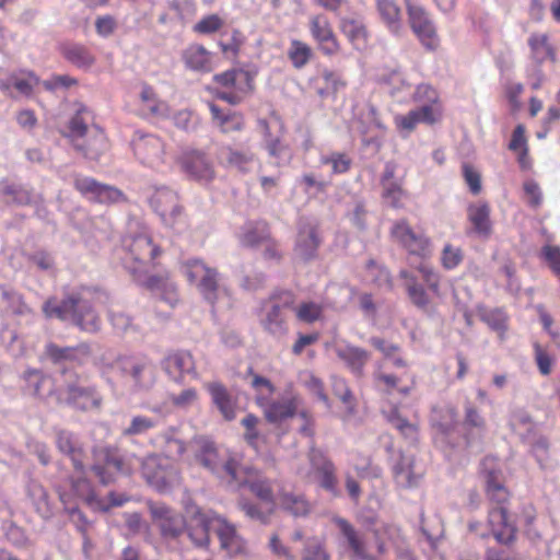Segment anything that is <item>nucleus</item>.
<instances>
[{
  "label": "nucleus",
  "instance_id": "nucleus-29",
  "mask_svg": "<svg viewBox=\"0 0 560 560\" xmlns=\"http://www.w3.org/2000/svg\"><path fill=\"white\" fill-rule=\"evenodd\" d=\"M337 357L358 377L363 376L364 368L371 359V353L363 348L345 345L336 348Z\"/></svg>",
  "mask_w": 560,
  "mask_h": 560
},
{
  "label": "nucleus",
  "instance_id": "nucleus-1",
  "mask_svg": "<svg viewBox=\"0 0 560 560\" xmlns=\"http://www.w3.org/2000/svg\"><path fill=\"white\" fill-rule=\"evenodd\" d=\"M125 245L127 255L124 264L133 279L151 290L163 288L161 299L174 306L178 300L176 285L173 282L150 276V272L155 268V259L161 254V249L153 243L150 232L143 229L139 233L130 235L125 240Z\"/></svg>",
  "mask_w": 560,
  "mask_h": 560
},
{
  "label": "nucleus",
  "instance_id": "nucleus-51",
  "mask_svg": "<svg viewBox=\"0 0 560 560\" xmlns=\"http://www.w3.org/2000/svg\"><path fill=\"white\" fill-rule=\"evenodd\" d=\"M386 420L397 429L406 439L415 440L417 435V428L410 423L406 418H404L398 409L392 408L388 411H383Z\"/></svg>",
  "mask_w": 560,
  "mask_h": 560
},
{
  "label": "nucleus",
  "instance_id": "nucleus-14",
  "mask_svg": "<svg viewBox=\"0 0 560 560\" xmlns=\"http://www.w3.org/2000/svg\"><path fill=\"white\" fill-rule=\"evenodd\" d=\"M132 147L135 155L143 164L155 167L164 162V143L158 136L138 131L132 140Z\"/></svg>",
  "mask_w": 560,
  "mask_h": 560
},
{
  "label": "nucleus",
  "instance_id": "nucleus-2",
  "mask_svg": "<svg viewBox=\"0 0 560 560\" xmlns=\"http://www.w3.org/2000/svg\"><path fill=\"white\" fill-rule=\"evenodd\" d=\"M91 117L86 108L79 109L69 120L68 137L73 148L84 158L96 161L107 150V140L96 125H89Z\"/></svg>",
  "mask_w": 560,
  "mask_h": 560
},
{
  "label": "nucleus",
  "instance_id": "nucleus-31",
  "mask_svg": "<svg viewBox=\"0 0 560 560\" xmlns=\"http://www.w3.org/2000/svg\"><path fill=\"white\" fill-rule=\"evenodd\" d=\"M205 388L211 397L212 404L218 408L221 416L226 421H232L236 417L235 404L232 395L221 382H209Z\"/></svg>",
  "mask_w": 560,
  "mask_h": 560
},
{
  "label": "nucleus",
  "instance_id": "nucleus-16",
  "mask_svg": "<svg viewBox=\"0 0 560 560\" xmlns=\"http://www.w3.org/2000/svg\"><path fill=\"white\" fill-rule=\"evenodd\" d=\"M269 398L259 395L256 397V401L264 409L266 419L271 423L281 422L293 417L301 405V398L295 394H290L278 401H270Z\"/></svg>",
  "mask_w": 560,
  "mask_h": 560
},
{
  "label": "nucleus",
  "instance_id": "nucleus-22",
  "mask_svg": "<svg viewBox=\"0 0 560 560\" xmlns=\"http://www.w3.org/2000/svg\"><path fill=\"white\" fill-rule=\"evenodd\" d=\"M152 515L159 523L161 535L166 539H176L186 528L184 516L166 505L153 508Z\"/></svg>",
  "mask_w": 560,
  "mask_h": 560
},
{
  "label": "nucleus",
  "instance_id": "nucleus-49",
  "mask_svg": "<svg viewBox=\"0 0 560 560\" xmlns=\"http://www.w3.org/2000/svg\"><path fill=\"white\" fill-rule=\"evenodd\" d=\"M60 501L65 505V510L69 514L70 521L75 525L77 529L82 534L84 539V546L89 544V539L86 537V532L90 527V522L85 517V515L71 503L70 494L67 492H59Z\"/></svg>",
  "mask_w": 560,
  "mask_h": 560
},
{
  "label": "nucleus",
  "instance_id": "nucleus-44",
  "mask_svg": "<svg viewBox=\"0 0 560 560\" xmlns=\"http://www.w3.org/2000/svg\"><path fill=\"white\" fill-rule=\"evenodd\" d=\"M209 108L213 120L224 133L241 131L244 128V117L238 113L222 114L219 106L213 103L209 104Z\"/></svg>",
  "mask_w": 560,
  "mask_h": 560
},
{
  "label": "nucleus",
  "instance_id": "nucleus-47",
  "mask_svg": "<svg viewBox=\"0 0 560 560\" xmlns=\"http://www.w3.org/2000/svg\"><path fill=\"white\" fill-rule=\"evenodd\" d=\"M381 19L392 33L397 34L401 28L400 10L394 0H377Z\"/></svg>",
  "mask_w": 560,
  "mask_h": 560
},
{
  "label": "nucleus",
  "instance_id": "nucleus-7",
  "mask_svg": "<svg viewBox=\"0 0 560 560\" xmlns=\"http://www.w3.org/2000/svg\"><path fill=\"white\" fill-rule=\"evenodd\" d=\"M149 202L165 226L176 233H183L187 230V218L175 191L166 187L158 188L149 198Z\"/></svg>",
  "mask_w": 560,
  "mask_h": 560
},
{
  "label": "nucleus",
  "instance_id": "nucleus-53",
  "mask_svg": "<svg viewBox=\"0 0 560 560\" xmlns=\"http://www.w3.org/2000/svg\"><path fill=\"white\" fill-rule=\"evenodd\" d=\"M331 387L334 394L346 406L347 415L353 416L355 413V400L352 392L347 385V382L341 377L334 376L331 380Z\"/></svg>",
  "mask_w": 560,
  "mask_h": 560
},
{
  "label": "nucleus",
  "instance_id": "nucleus-11",
  "mask_svg": "<svg viewBox=\"0 0 560 560\" xmlns=\"http://www.w3.org/2000/svg\"><path fill=\"white\" fill-rule=\"evenodd\" d=\"M312 470L299 468L296 474L305 480L311 481L313 476L318 480L319 486L331 493L338 494V481L335 465L324 456L320 451L312 448L308 455Z\"/></svg>",
  "mask_w": 560,
  "mask_h": 560
},
{
  "label": "nucleus",
  "instance_id": "nucleus-19",
  "mask_svg": "<svg viewBox=\"0 0 560 560\" xmlns=\"http://www.w3.org/2000/svg\"><path fill=\"white\" fill-rule=\"evenodd\" d=\"M308 26L313 39L317 43L323 54L332 56L339 51L338 39L326 15L316 14L311 16Z\"/></svg>",
  "mask_w": 560,
  "mask_h": 560
},
{
  "label": "nucleus",
  "instance_id": "nucleus-60",
  "mask_svg": "<svg viewBox=\"0 0 560 560\" xmlns=\"http://www.w3.org/2000/svg\"><path fill=\"white\" fill-rule=\"evenodd\" d=\"M444 422L436 423L439 433L438 439L440 442H448V438L453 434L457 424V413L454 408L447 407L443 411Z\"/></svg>",
  "mask_w": 560,
  "mask_h": 560
},
{
  "label": "nucleus",
  "instance_id": "nucleus-27",
  "mask_svg": "<svg viewBox=\"0 0 560 560\" xmlns=\"http://www.w3.org/2000/svg\"><path fill=\"white\" fill-rule=\"evenodd\" d=\"M164 372L174 382H182L185 374L196 372L195 361L188 351H176L166 355L162 362Z\"/></svg>",
  "mask_w": 560,
  "mask_h": 560
},
{
  "label": "nucleus",
  "instance_id": "nucleus-17",
  "mask_svg": "<svg viewBox=\"0 0 560 560\" xmlns=\"http://www.w3.org/2000/svg\"><path fill=\"white\" fill-rule=\"evenodd\" d=\"M57 450L68 456L78 474L85 472L86 453L78 436L65 429H57L55 432Z\"/></svg>",
  "mask_w": 560,
  "mask_h": 560
},
{
  "label": "nucleus",
  "instance_id": "nucleus-41",
  "mask_svg": "<svg viewBox=\"0 0 560 560\" xmlns=\"http://www.w3.org/2000/svg\"><path fill=\"white\" fill-rule=\"evenodd\" d=\"M214 81L225 88H234L237 92L245 93L252 90V78L244 70H229L214 75Z\"/></svg>",
  "mask_w": 560,
  "mask_h": 560
},
{
  "label": "nucleus",
  "instance_id": "nucleus-6",
  "mask_svg": "<svg viewBox=\"0 0 560 560\" xmlns=\"http://www.w3.org/2000/svg\"><path fill=\"white\" fill-rule=\"evenodd\" d=\"M141 474L147 482L160 492L170 491L180 482L176 463L160 455H149L141 462Z\"/></svg>",
  "mask_w": 560,
  "mask_h": 560
},
{
  "label": "nucleus",
  "instance_id": "nucleus-15",
  "mask_svg": "<svg viewBox=\"0 0 560 560\" xmlns=\"http://www.w3.org/2000/svg\"><path fill=\"white\" fill-rule=\"evenodd\" d=\"M443 109L432 105H421L406 115H397L395 125L404 137L409 136L419 122L433 125L442 119Z\"/></svg>",
  "mask_w": 560,
  "mask_h": 560
},
{
  "label": "nucleus",
  "instance_id": "nucleus-58",
  "mask_svg": "<svg viewBox=\"0 0 560 560\" xmlns=\"http://www.w3.org/2000/svg\"><path fill=\"white\" fill-rule=\"evenodd\" d=\"M487 495L489 500L497 503L498 506H504V503L509 499V491L493 474H489L487 478Z\"/></svg>",
  "mask_w": 560,
  "mask_h": 560
},
{
  "label": "nucleus",
  "instance_id": "nucleus-21",
  "mask_svg": "<svg viewBox=\"0 0 560 560\" xmlns=\"http://www.w3.org/2000/svg\"><path fill=\"white\" fill-rule=\"evenodd\" d=\"M319 245L317 228L310 222L301 221L294 246L295 256L303 261H310L316 257Z\"/></svg>",
  "mask_w": 560,
  "mask_h": 560
},
{
  "label": "nucleus",
  "instance_id": "nucleus-54",
  "mask_svg": "<svg viewBox=\"0 0 560 560\" xmlns=\"http://www.w3.org/2000/svg\"><path fill=\"white\" fill-rule=\"evenodd\" d=\"M312 55V49L307 44L298 39L291 42L290 48L288 50V57L294 68H303L306 63H308Z\"/></svg>",
  "mask_w": 560,
  "mask_h": 560
},
{
  "label": "nucleus",
  "instance_id": "nucleus-23",
  "mask_svg": "<svg viewBox=\"0 0 560 560\" xmlns=\"http://www.w3.org/2000/svg\"><path fill=\"white\" fill-rule=\"evenodd\" d=\"M184 172L191 178L209 182L214 177V168L208 156L200 151L185 152L180 159Z\"/></svg>",
  "mask_w": 560,
  "mask_h": 560
},
{
  "label": "nucleus",
  "instance_id": "nucleus-25",
  "mask_svg": "<svg viewBox=\"0 0 560 560\" xmlns=\"http://www.w3.org/2000/svg\"><path fill=\"white\" fill-rule=\"evenodd\" d=\"M215 533L220 540V547L230 557L243 555L246 551V541L237 533L235 526L222 516H219Z\"/></svg>",
  "mask_w": 560,
  "mask_h": 560
},
{
  "label": "nucleus",
  "instance_id": "nucleus-48",
  "mask_svg": "<svg viewBox=\"0 0 560 560\" xmlns=\"http://www.w3.org/2000/svg\"><path fill=\"white\" fill-rule=\"evenodd\" d=\"M140 98L143 103V109L148 110L152 116L164 118L170 115L167 103L160 101L151 86L144 85L142 88Z\"/></svg>",
  "mask_w": 560,
  "mask_h": 560
},
{
  "label": "nucleus",
  "instance_id": "nucleus-13",
  "mask_svg": "<svg viewBox=\"0 0 560 560\" xmlns=\"http://www.w3.org/2000/svg\"><path fill=\"white\" fill-rule=\"evenodd\" d=\"M407 11L409 25L421 44L428 49H435L439 46V37L428 12L411 0H407Z\"/></svg>",
  "mask_w": 560,
  "mask_h": 560
},
{
  "label": "nucleus",
  "instance_id": "nucleus-8",
  "mask_svg": "<svg viewBox=\"0 0 560 560\" xmlns=\"http://www.w3.org/2000/svg\"><path fill=\"white\" fill-rule=\"evenodd\" d=\"M295 296L290 291H280L270 296L265 303L260 317L264 330L280 338L288 331L284 312L293 307Z\"/></svg>",
  "mask_w": 560,
  "mask_h": 560
},
{
  "label": "nucleus",
  "instance_id": "nucleus-5",
  "mask_svg": "<svg viewBox=\"0 0 560 560\" xmlns=\"http://www.w3.org/2000/svg\"><path fill=\"white\" fill-rule=\"evenodd\" d=\"M195 457L202 467L231 483L241 474L238 460L228 450L218 448L211 441L200 440Z\"/></svg>",
  "mask_w": 560,
  "mask_h": 560
},
{
  "label": "nucleus",
  "instance_id": "nucleus-32",
  "mask_svg": "<svg viewBox=\"0 0 560 560\" xmlns=\"http://www.w3.org/2000/svg\"><path fill=\"white\" fill-rule=\"evenodd\" d=\"M395 481L399 487L412 488L418 486L423 471L418 469L415 459L409 455H401L393 467Z\"/></svg>",
  "mask_w": 560,
  "mask_h": 560
},
{
  "label": "nucleus",
  "instance_id": "nucleus-30",
  "mask_svg": "<svg viewBox=\"0 0 560 560\" xmlns=\"http://www.w3.org/2000/svg\"><path fill=\"white\" fill-rule=\"evenodd\" d=\"M78 305L73 315V324L86 332H97L101 328V318L95 312L91 301L82 293H78Z\"/></svg>",
  "mask_w": 560,
  "mask_h": 560
},
{
  "label": "nucleus",
  "instance_id": "nucleus-4",
  "mask_svg": "<svg viewBox=\"0 0 560 560\" xmlns=\"http://www.w3.org/2000/svg\"><path fill=\"white\" fill-rule=\"evenodd\" d=\"M109 369L117 371L135 392L149 390L155 383V366L144 357H118L103 368V373Z\"/></svg>",
  "mask_w": 560,
  "mask_h": 560
},
{
  "label": "nucleus",
  "instance_id": "nucleus-55",
  "mask_svg": "<svg viewBox=\"0 0 560 560\" xmlns=\"http://www.w3.org/2000/svg\"><path fill=\"white\" fill-rule=\"evenodd\" d=\"M11 83L20 95L31 96L39 79L33 72H21L11 75Z\"/></svg>",
  "mask_w": 560,
  "mask_h": 560
},
{
  "label": "nucleus",
  "instance_id": "nucleus-40",
  "mask_svg": "<svg viewBox=\"0 0 560 560\" xmlns=\"http://www.w3.org/2000/svg\"><path fill=\"white\" fill-rule=\"evenodd\" d=\"M80 474L78 478H70V487L72 494L84 502L91 509H106L98 500L93 491L90 481Z\"/></svg>",
  "mask_w": 560,
  "mask_h": 560
},
{
  "label": "nucleus",
  "instance_id": "nucleus-62",
  "mask_svg": "<svg viewBox=\"0 0 560 560\" xmlns=\"http://www.w3.org/2000/svg\"><path fill=\"white\" fill-rule=\"evenodd\" d=\"M382 198L386 205L393 208L402 207V199L405 198L406 192L401 187V182L385 184V186H382Z\"/></svg>",
  "mask_w": 560,
  "mask_h": 560
},
{
  "label": "nucleus",
  "instance_id": "nucleus-56",
  "mask_svg": "<svg viewBox=\"0 0 560 560\" xmlns=\"http://www.w3.org/2000/svg\"><path fill=\"white\" fill-rule=\"evenodd\" d=\"M156 425V421L150 417L137 415L130 420V423L122 429L124 436L141 435L149 432Z\"/></svg>",
  "mask_w": 560,
  "mask_h": 560
},
{
  "label": "nucleus",
  "instance_id": "nucleus-37",
  "mask_svg": "<svg viewBox=\"0 0 560 560\" xmlns=\"http://www.w3.org/2000/svg\"><path fill=\"white\" fill-rule=\"evenodd\" d=\"M528 46L536 66H541L546 60H556V52L547 34L533 33L528 38Z\"/></svg>",
  "mask_w": 560,
  "mask_h": 560
},
{
  "label": "nucleus",
  "instance_id": "nucleus-45",
  "mask_svg": "<svg viewBox=\"0 0 560 560\" xmlns=\"http://www.w3.org/2000/svg\"><path fill=\"white\" fill-rule=\"evenodd\" d=\"M61 51L63 57L78 68L88 69L95 62L90 49L81 44H67Z\"/></svg>",
  "mask_w": 560,
  "mask_h": 560
},
{
  "label": "nucleus",
  "instance_id": "nucleus-33",
  "mask_svg": "<svg viewBox=\"0 0 560 560\" xmlns=\"http://www.w3.org/2000/svg\"><path fill=\"white\" fill-rule=\"evenodd\" d=\"M78 302V293L68 295L61 302H58L56 298H50L43 304V313L46 318H57L62 322L70 320L73 324Z\"/></svg>",
  "mask_w": 560,
  "mask_h": 560
},
{
  "label": "nucleus",
  "instance_id": "nucleus-3",
  "mask_svg": "<svg viewBox=\"0 0 560 560\" xmlns=\"http://www.w3.org/2000/svg\"><path fill=\"white\" fill-rule=\"evenodd\" d=\"M62 374L63 386L55 392L50 390L57 405H67L81 411L100 409L102 396L94 386L86 385L75 372L62 371Z\"/></svg>",
  "mask_w": 560,
  "mask_h": 560
},
{
  "label": "nucleus",
  "instance_id": "nucleus-12",
  "mask_svg": "<svg viewBox=\"0 0 560 560\" xmlns=\"http://www.w3.org/2000/svg\"><path fill=\"white\" fill-rule=\"evenodd\" d=\"M186 512L191 517L190 525L187 526L188 537L198 548H208L210 545L209 532L218 526L219 516L212 511H202L196 505L186 508Z\"/></svg>",
  "mask_w": 560,
  "mask_h": 560
},
{
  "label": "nucleus",
  "instance_id": "nucleus-35",
  "mask_svg": "<svg viewBox=\"0 0 560 560\" xmlns=\"http://www.w3.org/2000/svg\"><path fill=\"white\" fill-rule=\"evenodd\" d=\"M490 207L487 202H476L468 206L467 217L474 232L480 236L488 237L492 232L490 220Z\"/></svg>",
  "mask_w": 560,
  "mask_h": 560
},
{
  "label": "nucleus",
  "instance_id": "nucleus-61",
  "mask_svg": "<svg viewBox=\"0 0 560 560\" xmlns=\"http://www.w3.org/2000/svg\"><path fill=\"white\" fill-rule=\"evenodd\" d=\"M174 20L185 21L195 15L196 4L192 0H171L167 3Z\"/></svg>",
  "mask_w": 560,
  "mask_h": 560
},
{
  "label": "nucleus",
  "instance_id": "nucleus-38",
  "mask_svg": "<svg viewBox=\"0 0 560 560\" xmlns=\"http://www.w3.org/2000/svg\"><path fill=\"white\" fill-rule=\"evenodd\" d=\"M339 27L355 48H362L365 46L368 31L361 18H341Z\"/></svg>",
  "mask_w": 560,
  "mask_h": 560
},
{
  "label": "nucleus",
  "instance_id": "nucleus-24",
  "mask_svg": "<svg viewBox=\"0 0 560 560\" xmlns=\"http://www.w3.org/2000/svg\"><path fill=\"white\" fill-rule=\"evenodd\" d=\"M488 523L498 542L510 545L515 540L516 528L510 521L505 506H494L489 511Z\"/></svg>",
  "mask_w": 560,
  "mask_h": 560
},
{
  "label": "nucleus",
  "instance_id": "nucleus-42",
  "mask_svg": "<svg viewBox=\"0 0 560 560\" xmlns=\"http://www.w3.org/2000/svg\"><path fill=\"white\" fill-rule=\"evenodd\" d=\"M187 68L194 71L209 72L211 70L210 52L199 45L188 47L183 55Z\"/></svg>",
  "mask_w": 560,
  "mask_h": 560
},
{
  "label": "nucleus",
  "instance_id": "nucleus-18",
  "mask_svg": "<svg viewBox=\"0 0 560 560\" xmlns=\"http://www.w3.org/2000/svg\"><path fill=\"white\" fill-rule=\"evenodd\" d=\"M92 470L104 486L112 483L116 474L128 472L121 456L110 447L102 448L98 452V462L93 464Z\"/></svg>",
  "mask_w": 560,
  "mask_h": 560
},
{
  "label": "nucleus",
  "instance_id": "nucleus-36",
  "mask_svg": "<svg viewBox=\"0 0 560 560\" xmlns=\"http://www.w3.org/2000/svg\"><path fill=\"white\" fill-rule=\"evenodd\" d=\"M220 158L226 166L243 173L249 172L256 160L255 154L250 150H238L232 147L223 148Z\"/></svg>",
  "mask_w": 560,
  "mask_h": 560
},
{
  "label": "nucleus",
  "instance_id": "nucleus-9",
  "mask_svg": "<svg viewBox=\"0 0 560 560\" xmlns=\"http://www.w3.org/2000/svg\"><path fill=\"white\" fill-rule=\"evenodd\" d=\"M182 272L189 282L196 283L203 298L213 304L224 291L220 284L219 273L199 259H189L182 265Z\"/></svg>",
  "mask_w": 560,
  "mask_h": 560
},
{
  "label": "nucleus",
  "instance_id": "nucleus-20",
  "mask_svg": "<svg viewBox=\"0 0 560 560\" xmlns=\"http://www.w3.org/2000/svg\"><path fill=\"white\" fill-rule=\"evenodd\" d=\"M232 483L236 486H247L249 490L262 502L272 505L275 498L269 479L264 478L256 469L252 467H241V474Z\"/></svg>",
  "mask_w": 560,
  "mask_h": 560
},
{
  "label": "nucleus",
  "instance_id": "nucleus-26",
  "mask_svg": "<svg viewBox=\"0 0 560 560\" xmlns=\"http://www.w3.org/2000/svg\"><path fill=\"white\" fill-rule=\"evenodd\" d=\"M46 353L56 364L65 362L83 364L90 359L92 351L90 346L85 342H81L74 347H59L55 343H49L46 347Z\"/></svg>",
  "mask_w": 560,
  "mask_h": 560
},
{
  "label": "nucleus",
  "instance_id": "nucleus-46",
  "mask_svg": "<svg viewBox=\"0 0 560 560\" xmlns=\"http://www.w3.org/2000/svg\"><path fill=\"white\" fill-rule=\"evenodd\" d=\"M0 299L5 303L7 311L13 315L28 316L33 313L20 293L2 284H0Z\"/></svg>",
  "mask_w": 560,
  "mask_h": 560
},
{
  "label": "nucleus",
  "instance_id": "nucleus-64",
  "mask_svg": "<svg viewBox=\"0 0 560 560\" xmlns=\"http://www.w3.org/2000/svg\"><path fill=\"white\" fill-rule=\"evenodd\" d=\"M24 380L26 382V386L30 393L38 397L43 395V385L46 383H50V378L46 376L42 371L36 369L25 371Z\"/></svg>",
  "mask_w": 560,
  "mask_h": 560
},
{
  "label": "nucleus",
  "instance_id": "nucleus-28",
  "mask_svg": "<svg viewBox=\"0 0 560 560\" xmlns=\"http://www.w3.org/2000/svg\"><path fill=\"white\" fill-rule=\"evenodd\" d=\"M464 428L466 430L465 445L467 447L478 446L485 435L487 423L478 409L470 402L465 405Z\"/></svg>",
  "mask_w": 560,
  "mask_h": 560
},
{
  "label": "nucleus",
  "instance_id": "nucleus-57",
  "mask_svg": "<svg viewBox=\"0 0 560 560\" xmlns=\"http://www.w3.org/2000/svg\"><path fill=\"white\" fill-rule=\"evenodd\" d=\"M168 400L175 408L187 410L198 402L199 394L196 388L188 387L177 394H170Z\"/></svg>",
  "mask_w": 560,
  "mask_h": 560
},
{
  "label": "nucleus",
  "instance_id": "nucleus-10",
  "mask_svg": "<svg viewBox=\"0 0 560 560\" xmlns=\"http://www.w3.org/2000/svg\"><path fill=\"white\" fill-rule=\"evenodd\" d=\"M394 242L405 248L410 255L427 258L432 255L431 240L421 232L415 231L406 219L397 220L390 228Z\"/></svg>",
  "mask_w": 560,
  "mask_h": 560
},
{
  "label": "nucleus",
  "instance_id": "nucleus-63",
  "mask_svg": "<svg viewBox=\"0 0 560 560\" xmlns=\"http://www.w3.org/2000/svg\"><path fill=\"white\" fill-rule=\"evenodd\" d=\"M406 290L408 298L411 303L420 310H428L430 305V299L427 294L424 288L417 282L416 279H412V282L406 283Z\"/></svg>",
  "mask_w": 560,
  "mask_h": 560
},
{
  "label": "nucleus",
  "instance_id": "nucleus-34",
  "mask_svg": "<svg viewBox=\"0 0 560 560\" xmlns=\"http://www.w3.org/2000/svg\"><path fill=\"white\" fill-rule=\"evenodd\" d=\"M238 241L245 247H256L270 241L269 226L265 221L245 223L238 233Z\"/></svg>",
  "mask_w": 560,
  "mask_h": 560
},
{
  "label": "nucleus",
  "instance_id": "nucleus-52",
  "mask_svg": "<svg viewBox=\"0 0 560 560\" xmlns=\"http://www.w3.org/2000/svg\"><path fill=\"white\" fill-rule=\"evenodd\" d=\"M322 85L317 88V94L322 98L335 95L341 88L345 86V82L341 77L330 70H324L320 75Z\"/></svg>",
  "mask_w": 560,
  "mask_h": 560
},
{
  "label": "nucleus",
  "instance_id": "nucleus-59",
  "mask_svg": "<svg viewBox=\"0 0 560 560\" xmlns=\"http://www.w3.org/2000/svg\"><path fill=\"white\" fill-rule=\"evenodd\" d=\"M27 494L36 505L38 512L46 514L49 512L48 493L46 489L37 481H30L27 485Z\"/></svg>",
  "mask_w": 560,
  "mask_h": 560
},
{
  "label": "nucleus",
  "instance_id": "nucleus-39",
  "mask_svg": "<svg viewBox=\"0 0 560 560\" xmlns=\"http://www.w3.org/2000/svg\"><path fill=\"white\" fill-rule=\"evenodd\" d=\"M509 424L512 431L523 441H529L537 436L536 422L530 415L523 409H517L512 412Z\"/></svg>",
  "mask_w": 560,
  "mask_h": 560
},
{
  "label": "nucleus",
  "instance_id": "nucleus-43",
  "mask_svg": "<svg viewBox=\"0 0 560 560\" xmlns=\"http://www.w3.org/2000/svg\"><path fill=\"white\" fill-rule=\"evenodd\" d=\"M280 506L295 517L306 516L311 504L303 494L282 491L279 493Z\"/></svg>",
  "mask_w": 560,
  "mask_h": 560
},
{
  "label": "nucleus",
  "instance_id": "nucleus-50",
  "mask_svg": "<svg viewBox=\"0 0 560 560\" xmlns=\"http://www.w3.org/2000/svg\"><path fill=\"white\" fill-rule=\"evenodd\" d=\"M336 524L342 533L343 537L347 539V542L353 553L357 557L363 558L365 556V549L363 541L353 526L346 521L345 518H336Z\"/></svg>",
  "mask_w": 560,
  "mask_h": 560
}]
</instances>
